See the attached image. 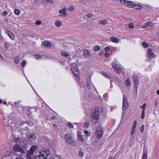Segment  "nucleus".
I'll return each mask as SVG.
<instances>
[{
    "mask_svg": "<svg viewBox=\"0 0 159 159\" xmlns=\"http://www.w3.org/2000/svg\"><path fill=\"white\" fill-rule=\"evenodd\" d=\"M100 114L98 109L93 108L89 110L87 115H90L92 121L95 123L98 119Z\"/></svg>",
    "mask_w": 159,
    "mask_h": 159,
    "instance_id": "nucleus-1",
    "label": "nucleus"
},
{
    "mask_svg": "<svg viewBox=\"0 0 159 159\" xmlns=\"http://www.w3.org/2000/svg\"><path fill=\"white\" fill-rule=\"evenodd\" d=\"M63 139L66 143L72 146L76 145V142L73 137L72 134H66L64 135Z\"/></svg>",
    "mask_w": 159,
    "mask_h": 159,
    "instance_id": "nucleus-2",
    "label": "nucleus"
},
{
    "mask_svg": "<svg viewBox=\"0 0 159 159\" xmlns=\"http://www.w3.org/2000/svg\"><path fill=\"white\" fill-rule=\"evenodd\" d=\"M50 152V151L49 149H44L40 150L39 152V155L34 156L35 157V159L38 158L39 159H41V158L47 159L48 156Z\"/></svg>",
    "mask_w": 159,
    "mask_h": 159,
    "instance_id": "nucleus-3",
    "label": "nucleus"
},
{
    "mask_svg": "<svg viewBox=\"0 0 159 159\" xmlns=\"http://www.w3.org/2000/svg\"><path fill=\"white\" fill-rule=\"evenodd\" d=\"M38 147L36 146H33L31 147L29 151L26 154V157L28 159H32V158H35L34 156L35 155H34L33 152Z\"/></svg>",
    "mask_w": 159,
    "mask_h": 159,
    "instance_id": "nucleus-4",
    "label": "nucleus"
},
{
    "mask_svg": "<svg viewBox=\"0 0 159 159\" xmlns=\"http://www.w3.org/2000/svg\"><path fill=\"white\" fill-rule=\"evenodd\" d=\"M70 69L71 71L75 75L77 76H79V71L76 67V64L75 63L71 64L70 65Z\"/></svg>",
    "mask_w": 159,
    "mask_h": 159,
    "instance_id": "nucleus-5",
    "label": "nucleus"
},
{
    "mask_svg": "<svg viewBox=\"0 0 159 159\" xmlns=\"http://www.w3.org/2000/svg\"><path fill=\"white\" fill-rule=\"evenodd\" d=\"M103 131L101 126L98 125L96 128L95 133L98 138H101L103 135Z\"/></svg>",
    "mask_w": 159,
    "mask_h": 159,
    "instance_id": "nucleus-6",
    "label": "nucleus"
},
{
    "mask_svg": "<svg viewBox=\"0 0 159 159\" xmlns=\"http://www.w3.org/2000/svg\"><path fill=\"white\" fill-rule=\"evenodd\" d=\"M128 106L127 97L126 95H123L122 108L123 110H126L128 108Z\"/></svg>",
    "mask_w": 159,
    "mask_h": 159,
    "instance_id": "nucleus-7",
    "label": "nucleus"
},
{
    "mask_svg": "<svg viewBox=\"0 0 159 159\" xmlns=\"http://www.w3.org/2000/svg\"><path fill=\"white\" fill-rule=\"evenodd\" d=\"M13 149L16 152H20L22 155L25 154V152L22 150V148L17 144H16L14 145Z\"/></svg>",
    "mask_w": 159,
    "mask_h": 159,
    "instance_id": "nucleus-8",
    "label": "nucleus"
},
{
    "mask_svg": "<svg viewBox=\"0 0 159 159\" xmlns=\"http://www.w3.org/2000/svg\"><path fill=\"white\" fill-rule=\"evenodd\" d=\"M147 56L149 58L156 57V55L152 52V49L151 48H148L147 50Z\"/></svg>",
    "mask_w": 159,
    "mask_h": 159,
    "instance_id": "nucleus-9",
    "label": "nucleus"
},
{
    "mask_svg": "<svg viewBox=\"0 0 159 159\" xmlns=\"http://www.w3.org/2000/svg\"><path fill=\"white\" fill-rule=\"evenodd\" d=\"M112 65L113 68L117 71L120 70L122 68L121 66L116 61L113 62L112 63Z\"/></svg>",
    "mask_w": 159,
    "mask_h": 159,
    "instance_id": "nucleus-10",
    "label": "nucleus"
},
{
    "mask_svg": "<svg viewBox=\"0 0 159 159\" xmlns=\"http://www.w3.org/2000/svg\"><path fill=\"white\" fill-rule=\"evenodd\" d=\"M67 10L65 7L63 8L61 10L59 11V12L60 13H62L63 14H60L59 15V16L61 17H66L67 15V14L66 13Z\"/></svg>",
    "mask_w": 159,
    "mask_h": 159,
    "instance_id": "nucleus-11",
    "label": "nucleus"
},
{
    "mask_svg": "<svg viewBox=\"0 0 159 159\" xmlns=\"http://www.w3.org/2000/svg\"><path fill=\"white\" fill-rule=\"evenodd\" d=\"M132 77L134 80V85L136 87V89H137V85L138 84V81L137 80V76L134 74H133Z\"/></svg>",
    "mask_w": 159,
    "mask_h": 159,
    "instance_id": "nucleus-12",
    "label": "nucleus"
},
{
    "mask_svg": "<svg viewBox=\"0 0 159 159\" xmlns=\"http://www.w3.org/2000/svg\"><path fill=\"white\" fill-rule=\"evenodd\" d=\"M28 137L31 140H34L36 138V134L34 133H30Z\"/></svg>",
    "mask_w": 159,
    "mask_h": 159,
    "instance_id": "nucleus-13",
    "label": "nucleus"
},
{
    "mask_svg": "<svg viewBox=\"0 0 159 159\" xmlns=\"http://www.w3.org/2000/svg\"><path fill=\"white\" fill-rule=\"evenodd\" d=\"M5 32L11 39H14V35L11 31L8 30H5Z\"/></svg>",
    "mask_w": 159,
    "mask_h": 159,
    "instance_id": "nucleus-14",
    "label": "nucleus"
},
{
    "mask_svg": "<svg viewBox=\"0 0 159 159\" xmlns=\"http://www.w3.org/2000/svg\"><path fill=\"white\" fill-rule=\"evenodd\" d=\"M78 137L79 141L80 142H83L84 140L83 137L81 134V133L80 132H79L78 133Z\"/></svg>",
    "mask_w": 159,
    "mask_h": 159,
    "instance_id": "nucleus-15",
    "label": "nucleus"
},
{
    "mask_svg": "<svg viewBox=\"0 0 159 159\" xmlns=\"http://www.w3.org/2000/svg\"><path fill=\"white\" fill-rule=\"evenodd\" d=\"M98 22L99 25H105L107 24L108 21L107 20H98Z\"/></svg>",
    "mask_w": 159,
    "mask_h": 159,
    "instance_id": "nucleus-16",
    "label": "nucleus"
},
{
    "mask_svg": "<svg viewBox=\"0 0 159 159\" xmlns=\"http://www.w3.org/2000/svg\"><path fill=\"white\" fill-rule=\"evenodd\" d=\"M110 39L113 42L117 43L119 42V39L117 37H110Z\"/></svg>",
    "mask_w": 159,
    "mask_h": 159,
    "instance_id": "nucleus-17",
    "label": "nucleus"
},
{
    "mask_svg": "<svg viewBox=\"0 0 159 159\" xmlns=\"http://www.w3.org/2000/svg\"><path fill=\"white\" fill-rule=\"evenodd\" d=\"M43 45L44 46L48 48L50 47L51 46V43L47 41H45L43 42Z\"/></svg>",
    "mask_w": 159,
    "mask_h": 159,
    "instance_id": "nucleus-18",
    "label": "nucleus"
},
{
    "mask_svg": "<svg viewBox=\"0 0 159 159\" xmlns=\"http://www.w3.org/2000/svg\"><path fill=\"white\" fill-rule=\"evenodd\" d=\"M148 152L146 151L143 150L142 159H147V158Z\"/></svg>",
    "mask_w": 159,
    "mask_h": 159,
    "instance_id": "nucleus-19",
    "label": "nucleus"
},
{
    "mask_svg": "<svg viewBox=\"0 0 159 159\" xmlns=\"http://www.w3.org/2000/svg\"><path fill=\"white\" fill-rule=\"evenodd\" d=\"M131 82L130 81V78H127L125 82L126 85L128 86L131 84Z\"/></svg>",
    "mask_w": 159,
    "mask_h": 159,
    "instance_id": "nucleus-20",
    "label": "nucleus"
},
{
    "mask_svg": "<svg viewBox=\"0 0 159 159\" xmlns=\"http://www.w3.org/2000/svg\"><path fill=\"white\" fill-rule=\"evenodd\" d=\"M83 53L84 55H87V56H89L91 55V54H90V52L89 51L87 50H85L84 51Z\"/></svg>",
    "mask_w": 159,
    "mask_h": 159,
    "instance_id": "nucleus-21",
    "label": "nucleus"
},
{
    "mask_svg": "<svg viewBox=\"0 0 159 159\" xmlns=\"http://www.w3.org/2000/svg\"><path fill=\"white\" fill-rule=\"evenodd\" d=\"M61 24V22L59 21H56L55 22V25L57 27L60 26Z\"/></svg>",
    "mask_w": 159,
    "mask_h": 159,
    "instance_id": "nucleus-22",
    "label": "nucleus"
},
{
    "mask_svg": "<svg viewBox=\"0 0 159 159\" xmlns=\"http://www.w3.org/2000/svg\"><path fill=\"white\" fill-rule=\"evenodd\" d=\"M19 57L18 56H17L15 57L14 58V61L16 64H17L19 63Z\"/></svg>",
    "mask_w": 159,
    "mask_h": 159,
    "instance_id": "nucleus-23",
    "label": "nucleus"
},
{
    "mask_svg": "<svg viewBox=\"0 0 159 159\" xmlns=\"http://www.w3.org/2000/svg\"><path fill=\"white\" fill-rule=\"evenodd\" d=\"M34 56L37 59H41L42 58V56L39 54H34Z\"/></svg>",
    "mask_w": 159,
    "mask_h": 159,
    "instance_id": "nucleus-24",
    "label": "nucleus"
},
{
    "mask_svg": "<svg viewBox=\"0 0 159 159\" xmlns=\"http://www.w3.org/2000/svg\"><path fill=\"white\" fill-rule=\"evenodd\" d=\"M100 49L98 45H96L93 48V50L94 51H98Z\"/></svg>",
    "mask_w": 159,
    "mask_h": 159,
    "instance_id": "nucleus-25",
    "label": "nucleus"
},
{
    "mask_svg": "<svg viewBox=\"0 0 159 159\" xmlns=\"http://www.w3.org/2000/svg\"><path fill=\"white\" fill-rule=\"evenodd\" d=\"M104 75L108 78H111V75L109 74H108L107 73L104 72L103 73Z\"/></svg>",
    "mask_w": 159,
    "mask_h": 159,
    "instance_id": "nucleus-26",
    "label": "nucleus"
},
{
    "mask_svg": "<svg viewBox=\"0 0 159 159\" xmlns=\"http://www.w3.org/2000/svg\"><path fill=\"white\" fill-rule=\"evenodd\" d=\"M84 133L87 136H90L91 135V133L88 130H84Z\"/></svg>",
    "mask_w": 159,
    "mask_h": 159,
    "instance_id": "nucleus-27",
    "label": "nucleus"
},
{
    "mask_svg": "<svg viewBox=\"0 0 159 159\" xmlns=\"http://www.w3.org/2000/svg\"><path fill=\"white\" fill-rule=\"evenodd\" d=\"M142 45L144 47L146 48L148 47V44H147L145 42H143V43Z\"/></svg>",
    "mask_w": 159,
    "mask_h": 159,
    "instance_id": "nucleus-28",
    "label": "nucleus"
},
{
    "mask_svg": "<svg viewBox=\"0 0 159 159\" xmlns=\"http://www.w3.org/2000/svg\"><path fill=\"white\" fill-rule=\"evenodd\" d=\"M67 10L69 11H72L74 9V7L73 6H70L69 7L67 8Z\"/></svg>",
    "mask_w": 159,
    "mask_h": 159,
    "instance_id": "nucleus-29",
    "label": "nucleus"
},
{
    "mask_svg": "<svg viewBox=\"0 0 159 159\" xmlns=\"http://www.w3.org/2000/svg\"><path fill=\"white\" fill-rule=\"evenodd\" d=\"M26 62L25 60H24L22 61L21 63V65L23 67H24L26 65Z\"/></svg>",
    "mask_w": 159,
    "mask_h": 159,
    "instance_id": "nucleus-30",
    "label": "nucleus"
},
{
    "mask_svg": "<svg viewBox=\"0 0 159 159\" xmlns=\"http://www.w3.org/2000/svg\"><path fill=\"white\" fill-rule=\"evenodd\" d=\"M61 54L64 57H68L69 56V55L67 54L66 52H61Z\"/></svg>",
    "mask_w": 159,
    "mask_h": 159,
    "instance_id": "nucleus-31",
    "label": "nucleus"
},
{
    "mask_svg": "<svg viewBox=\"0 0 159 159\" xmlns=\"http://www.w3.org/2000/svg\"><path fill=\"white\" fill-rule=\"evenodd\" d=\"M146 106V104L145 103L143 104L142 106V111H145V110Z\"/></svg>",
    "mask_w": 159,
    "mask_h": 159,
    "instance_id": "nucleus-32",
    "label": "nucleus"
},
{
    "mask_svg": "<svg viewBox=\"0 0 159 159\" xmlns=\"http://www.w3.org/2000/svg\"><path fill=\"white\" fill-rule=\"evenodd\" d=\"M133 7L134 8H135L136 9H138V10L141 9L142 8V7L140 6L135 5V6H134Z\"/></svg>",
    "mask_w": 159,
    "mask_h": 159,
    "instance_id": "nucleus-33",
    "label": "nucleus"
},
{
    "mask_svg": "<svg viewBox=\"0 0 159 159\" xmlns=\"http://www.w3.org/2000/svg\"><path fill=\"white\" fill-rule=\"evenodd\" d=\"M14 13L16 15H19L20 13V12L18 9H16L14 10Z\"/></svg>",
    "mask_w": 159,
    "mask_h": 159,
    "instance_id": "nucleus-34",
    "label": "nucleus"
},
{
    "mask_svg": "<svg viewBox=\"0 0 159 159\" xmlns=\"http://www.w3.org/2000/svg\"><path fill=\"white\" fill-rule=\"evenodd\" d=\"M135 128H136L135 127H132V129H131V135H132L134 134L135 130Z\"/></svg>",
    "mask_w": 159,
    "mask_h": 159,
    "instance_id": "nucleus-35",
    "label": "nucleus"
},
{
    "mask_svg": "<svg viewBox=\"0 0 159 159\" xmlns=\"http://www.w3.org/2000/svg\"><path fill=\"white\" fill-rule=\"evenodd\" d=\"M153 24V23L151 22H148L145 23L146 26H151Z\"/></svg>",
    "mask_w": 159,
    "mask_h": 159,
    "instance_id": "nucleus-36",
    "label": "nucleus"
},
{
    "mask_svg": "<svg viewBox=\"0 0 159 159\" xmlns=\"http://www.w3.org/2000/svg\"><path fill=\"white\" fill-rule=\"evenodd\" d=\"M67 125L70 128H73L74 125H73L71 123H69L67 124Z\"/></svg>",
    "mask_w": 159,
    "mask_h": 159,
    "instance_id": "nucleus-37",
    "label": "nucleus"
},
{
    "mask_svg": "<svg viewBox=\"0 0 159 159\" xmlns=\"http://www.w3.org/2000/svg\"><path fill=\"white\" fill-rule=\"evenodd\" d=\"M87 86L88 89H89L90 88L91 86H90V82H89V81H88L87 83Z\"/></svg>",
    "mask_w": 159,
    "mask_h": 159,
    "instance_id": "nucleus-38",
    "label": "nucleus"
},
{
    "mask_svg": "<svg viewBox=\"0 0 159 159\" xmlns=\"http://www.w3.org/2000/svg\"><path fill=\"white\" fill-rule=\"evenodd\" d=\"M145 116V111H142L141 116V118L142 119H143L144 118Z\"/></svg>",
    "mask_w": 159,
    "mask_h": 159,
    "instance_id": "nucleus-39",
    "label": "nucleus"
},
{
    "mask_svg": "<svg viewBox=\"0 0 159 159\" xmlns=\"http://www.w3.org/2000/svg\"><path fill=\"white\" fill-rule=\"evenodd\" d=\"M137 124V121L136 120L134 121L132 127H134L136 128V126Z\"/></svg>",
    "mask_w": 159,
    "mask_h": 159,
    "instance_id": "nucleus-40",
    "label": "nucleus"
},
{
    "mask_svg": "<svg viewBox=\"0 0 159 159\" xmlns=\"http://www.w3.org/2000/svg\"><path fill=\"white\" fill-rule=\"evenodd\" d=\"M120 2L121 3L124 4L125 3H128L129 2L128 1H127L124 0H122L120 1Z\"/></svg>",
    "mask_w": 159,
    "mask_h": 159,
    "instance_id": "nucleus-41",
    "label": "nucleus"
},
{
    "mask_svg": "<svg viewBox=\"0 0 159 159\" xmlns=\"http://www.w3.org/2000/svg\"><path fill=\"white\" fill-rule=\"evenodd\" d=\"M41 22L40 20H38L35 22V24L37 25H39L41 24Z\"/></svg>",
    "mask_w": 159,
    "mask_h": 159,
    "instance_id": "nucleus-42",
    "label": "nucleus"
},
{
    "mask_svg": "<svg viewBox=\"0 0 159 159\" xmlns=\"http://www.w3.org/2000/svg\"><path fill=\"white\" fill-rule=\"evenodd\" d=\"M5 46L6 48H8L9 47V44L7 42L5 43Z\"/></svg>",
    "mask_w": 159,
    "mask_h": 159,
    "instance_id": "nucleus-43",
    "label": "nucleus"
},
{
    "mask_svg": "<svg viewBox=\"0 0 159 159\" xmlns=\"http://www.w3.org/2000/svg\"><path fill=\"white\" fill-rule=\"evenodd\" d=\"M144 125H143L142 126H141L140 127V130L141 132H143L144 130Z\"/></svg>",
    "mask_w": 159,
    "mask_h": 159,
    "instance_id": "nucleus-44",
    "label": "nucleus"
},
{
    "mask_svg": "<svg viewBox=\"0 0 159 159\" xmlns=\"http://www.w3.org/2000/svg\"><path fill=\"white\" fill-rule=\"evenodd\" d=\"M129 26L130 28H133L134 27V25L132 23H130L129 25Z\"/></svg>",
    "mask_w": 159,
    "mask_h": 159,
    "instance_id": "nucleus-45",
    "label": "nucleus"
},
{
    "mask_svg": "<svg viewBox=\"0 0 159 159\" xmlns=\"http://www.w3.org/2000/svg\"><path fill=\"white\" fill-rule=\"evenodd\" d=\"M92 16H93V15L91 14H88L87 15V17H88V18H91L92 17Z\"/></svg>",
    "mask_w": 159,
    "mask_h": 159,
    "instance_id": "nucleus-46",
    "label": "nucleus"
},
{
    "mask_svg": "<svg viewBox=\"0 0 159 159\" xmlns=\"http://www.w3.org/2000/svg\"><path fill=\"white\" fill-rule=\"evenodd\" d=\"M44 2H50V3H53V0H44Z\"/></svg>",
    "mask_w": 159,
    "mask_h": 159,
    "instance_id": "nucleus-47",
    "label": "nucleus"
},
{
    "mask_svg": "<svg viewBox=\"0 0 159 159\" xmlns=\"http://www.w3.org/2000/svg\"><path fill=\"white\" fill-rule=\"evenodd\" d=\"M89 123H85L84 124V126L85 127L87 128L89 127Z\"/></svg>",
    "mask_w": 159,
    "mask_h": 159,
    "instance_id": "nucleus-48",
    "label": "nucleus"
},
{
    "mask_svg": "<svg viewBox=\"0 0 159 159\" xmlns=\"http://www.w3.org/2000/svg\"><path fill=\"white\" fill-rule=\"evenodd\" d=\"M105 50L107 52H109V48L108 47H106L105 48Z\"/></svg>",
    "mask_w": 159,
    "mask_h": 159,
    "instance_id": "nucleus-49",
    "label": "nucleus"
},
{
    "mask_svg": "<svg viewBox=\"0 0 159 159\" xmlns=\"http://www.w3.org/2000/svg\"><path fill=\"white\" fill-rule=\"evenodd\" d=\"M3 14L4 15H7V12L6 11H4L3 12Z\"/></svg>",
    "mask_w": 159,
    "mask_h": 159,
    "instance_id": "nucleus-50",
    "label": "nucleus"
},
{
    "mask_svg": "<svg viewBox=\"0 0 159 159\" xmlns=\"http://www.w3.org/2000/svg\"><path fill=\"white\" fill-rule=\"evenodd\" d=\"M105 56L107 57H108L109 56V54L107 52L105 53Z\"/></svg>",
    "mask_w": 159,
    "mask_h": 159,
    "instance_id": "nucleus-51",
    "label": "nucleus"
},
{
    "mask_svg": "<svg viewBox=\"0 0 159 159\" xmlns=\"http://www.w3.org/2000/svg\"><path fill=\"white\" fill-rule=\"evenodd\" d=\"M79 155L81 156H83L84 155L83 153L81 151L80 152Z\"/></svg>",
    "mask_w": 159,
    "mask_h": 159,
    "instance_id": "nucleus-52",
    "label": "nucleus"
},
{
    "mask_svg": "<svg viewBox=\"0 0 159 159\" xmlns=\"http://www.w3.org/2000/svg\"><path fill=\"white\" fill-rule=\"evenodd\" d=\"M56 158H61V156L57 155L56 156Z\"/></svg>",
    "mask_w": 159,
    "mask_h": 159,
    "instance_id": "nucleus-53",
    "label": "nucleus"
},
{
    "mask_svg": "<svg viewBox=\"0 0 159 159\" xmlns=\"http://www.w3.org/2000/svg\"><path fill=\"white\" fill-rule=\"evenodd\" d=\"M146 27L147 26H146V25H145V23L141 26V27L142 28H144Z\"/></svg>",
    "mask_w": 159,
    "mask_h": 159,
    "instance_id": "nucleus-54",
    "label": "nucleus"
},
{
    "mask_svg": "<svg viewBox=\"0 0 159 159\" xmlns=\"http://www.w3.org/2000/svg\"><path fill=\"white\" fill-rule=\"evenodd\" d=\"M132 4H128L127 6L129 7H132Z\"/></svg>",
    "mask_w": 159,
    "mask_h": 159,
    "instance_id": "nucleus-55",
    "label": "nucleus"
},
{
    "mask_svg": "<svg viewBox=\"0 0 159 159\" xmlns=\"http://www.w3.org/2000/svg\"><path fill=\"white\" fill-rule=\"evenodd\" d=\"M25 123V122H21L20 123V124H19V126H21L23 124H24Z\"/></svg>",
    "mask_w": 159,
    "mask_h": 159,
    "instance_id": "nucleus-56",
    "label": "nucleus"
},
{
    "mask_svg": "<svg viewBox=\"0 0 159 159\" xmlns=\"http://www.w3.org/2000/svg\"><path fill=\"white\" fill-rule=\"evenodd\" d=\"M106 111V109L105 108H102V113H103V111Z\"/></svg>",
    "mask_w": 159,
    "mask_h": 159,
    "instance_id": "nucleus-57",
    "label": "nucleus"
},
{
    "mask_svg": "<svg viewBox=\"0 0 159 159\" xmlns=\"http://www.w3.org/2000/svg\"><path fill=\"white\" fill-rule=\"evenodd\" d=\"M20 102V101H18V102H15V104H19Z\"/></svg>",
    "mask_w": 159,
    "mask_h": 159,
    "instance_id": "nucleus-58",
    "label": "nucleus"
},
{
    "mask_svg": "<svg viewBox=\"0 0 159 159\" xmlns=\"http://www.w3.org/2000/svg\"><path fill=\"white\" fill-rule=\"evenodd\" d=\"M157 93L158 95H159V89L157 91Z\"/></svg>",
    "mask_w": 159,
    "mask_h": 159,
    "instance_id": "nucleus-59",
    "label": "nucleus"
},
{
    "mask_svg": "<svg viewBox=\"0 0 159 159\" xmlns=\"http://www.w3.org/2000/svg\"><path fill=\"white\" fill-rule=\"evenodd\" d=\"M27 127L26 126V127H25L24 128V129H22L25 131V130H26L27 129Z\"/></svg>",
    "mask_w": 159,
    "mask_h": 159,
    "instance_id": "nucleus-60",
    "label": "nucleus"
},
{
    "mask_svg": "<svg viewBox=\"0 0 159 159\" xmlns=\"http://www.w3.org/2000/svg\"><path fill=\"white\" fill-rule=\"evenodd\" d=\"M3 104L4 105H6L7 104V102H6L5 101L3 102Z\"/></svg>",
    "mask_w": 159,
    "mask_h": 159,
    "instance_id": "nucleus-61",
    "label": "nucleus"
},
{
    "mask_svg": "<svg viewBox=\"0 0 159 159\" xmlns=\"http://www.w3.org/2000/svg\"><path fill=\"white\" fill-rule=\"evenodd\" d=\"M154 104H155V105L156 107H157V102H154Z\"/></svg>",
    "mask_w": 159,
    "mask_h": 159,
    "instance_id": "nucleus-62",
    "label": "nucleus"
},
{
    "mask_svg": "<svg viewBox=\"0 0 159 159\" xmlns=\"http://www.w3.org/2000/svg\"><path fill=\"white\" fill-rule=\"evenodd\" d=\"M0 57H1V58L2 59H3V57L0 54Z\"/></svg>",
    "mask_w": 159,
    "mask_h": 159,
    "instance_id": "nucleus-63",
    "label": "nucleus"
},
{
    "mask_svg": "<svg viewBox=\"0 0 159 159\" xmlns=\"http://www.w3.org/2000/svg\"><path fill=\"white\" fill-rule=\"evenodd\" d=\"M0 103H2V101L1 99H0Z\"/></svg>",
    "mask_w": 159,
    "mask_h": 159,
    "instance_id": "nucleus-64",
    "label": "nucleus"
}]
</instances>
